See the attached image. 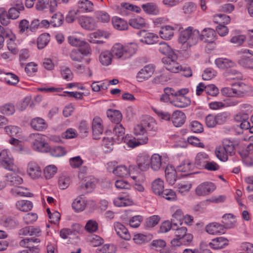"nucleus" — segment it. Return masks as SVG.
Masks as SVG:
<instances>
[{"label":"nucleus","instance_id":"26","mask_svg":"<svg viewBox=\"0 0 253 253\" xmlns=\"http://www.w3.org/2000/svg\"><path fill=\"white\" fill-rule=\"evenodd\" d=\"M78 10L83 12H91L93 9V4L89 0H79L77 3Z\"/></svg>","mask_w":253,"mask_h":253},{"label":"nucleus","instance_id":"62","mask_svg":"<svg viewBox=\"0 0 253 253\" xmlns=\"http://www.w3.org/2000/svg\"><path fill=\"white\" fill-rule=\"evenodd\" d=\"M238 63L245 68L253 69V58L241 57L239 60Z\"/></svg>","mask_w":253,"mask_h":253},{"label":"nucleus","instance_id":"23","mask_svg":"<svg viewBox=\"0 0 253 253\" xmlns=\"http://www.w3.org/2000/svg\"><path fill=\"white\" fill-rule=\"evenodd\" d=\"M114 228L117 235L121 238L126 240L130 239V235L124 225L120 222H116L114 224Z\"/></svg>","mask_w":253,"mask_h":253},{"label":"nucleus","instance_id":"55","mask_svg":"<svg viewBox=\"0 0 253 253\" xmlns=\"http://www.w3.org/2000/svg\"><path fill=\"white\" fill-rule=\"evenodd\" d=\"M172 230L176 237L181 238L187 233V228L185 227H177V223H173Z\"/></svg>","mask_w":253,"mask_h":253},{"label":"nucleus","instance_id":"21","mask_svg":"<svg viewBox=\"0 0 253 253\" xmlns=\"http://www.w3.org/2000/svg\"><path fill=\"white\" fill-rule=\"evenodd\" d=\"M209 160V155L205 152H200L196 155L194 165L197 168L203 169Z\"/></svg>","mask_w":253,"mask_h":253},{"label":"nucleus","instance_id":"20","mask_svg":"<svg viewBox=\"0 0 253 253\" xmlns=\"http://www.w3.org/2000/svg\"><path fill=\"white\" fill-rule=\"evenodd\" d=\"M185 115L181 111H174L171 116V120L173 125L176 127L181 126L185 123Z\"/></svg>","mask_w":253,"mask_h":253},{"label":"nucleus","instance_id":"18","mask_svg":"<svg viewBox=\"0 0 253 253\" xmlns=\"http://www.w3.org/2000/svg\"><path fill=\"white\" fill-rule=\"evenodd\" d=\"M79 23L82 28L87 30H93L96 28V22L90 17H81L79 19Z\"/></svg>","mask_w":253,"mask_h":253},{"label":"nucleus","instance_id":"5","mask_svg":"<svg viewBox=\"0 0 253 253\" xmlns=\"http://www.w3.org/2000/svg\"><path fill=\"white\" fill-rule=\"evenodd\" d=\"M91 51L90 46L86 45L85 48L73 49L69 55L73 61L79 63L83 61L84 56L90 54Z\"/></svg>","mask_w":253,"mask_h":253},{"label":"nucleus","instance_id":"2","mask_svg":"<svg viewBox=\"0 0 253 253\" xmlns=\"http://www.w3.org/2000/svg\"><path fill=\"white\" fill-rule=\"evenodd\" d=\"M235 153V148L233 142L228 139L223 140L221 145L218 146L215 149V154L220 161L226 162L229 156H233Z\"/></svg>","mask_w":253,"mask_h":253},{"label":"nucleus","instance_id":"42","mask_svg":"<svg viewBox=\"0 0 253 253\" xmlns=\"http://www.w3.org/2000/svg\"><path fill=\"white\" fill-rule=\"evenodd\" d=\"M113 55L109 51L102 52L99 56L100 63L104 66H108L111 63Z\"/></svg>","mask_w":253,"mask_h":253},{"label":"nucleus","instance_id":"13","mask_svg":"<svg viewBox=\"0 0 253 253\" xmlns=\"http://www.w3.org/2000/svg\"><path fill=\"white\" fill-rule=\"evenodd\" d=\"M92 130L93 139H98L99 136L103 131V122L100 117L96 116L93 118L92 122Z\"/></svg>","mask_w":253,"mask_h":253},{"label":"nucleus","instance_id":"34","mask_svg":"<svg viewBox=\"0 0 253 253\" xmlns=\"http://www.w3.org/2000/svg\"><path fill=\"white\" fill-rule=\"evenodd\" d=\"M157 49L164 55H166L167 56H173V57H175V54L172 50L171 47L165 42H162L159 44L157 46Z\"/></svg>","mask_w":253,"mask_h":253},{"label":"nucleus","instance_id":"63","mask_svg":"<svg viewBox=\"0 0 253 253\" xmlns=\"http://www.w3.org/2000/svg\"><path fill=\"white\" fill-rule=\"evenodd\" d=\"M2 224L5 227L13 228L17 225L18 222L13 217H7L3 219Z\"/></svg>","mask_w":253,"mask_h":253},{"label":"nucleus","instance_id":"64","mask_svg":"<svg viewBox=\"0 0 253 253\" xmlns=\"http://www.w3.org/2000/svg\"><path fill=\"white\" fill-rule=\"evenodd\" d=\"M10 18L7 12L3 8H0V23L5 26L9 24Z\"/></svg>","mask_w":253,"mask_h":253},{"label":"nucleus","instance_id":"60","mask_svg":"<svg viewBox=\"0 0 253 253\" xmlns=\"http://www.w3.org/2000/svg\"><path fill=\"white\" fill-rule=\"evenodd\" d=\"M160 196L168 201H174L176 199V193L172 189H164Z\"/></svg>","mask_w":253,"mask_h":253},{"label":"nucleus","instance_id":"6","mask_svg":"<svg viewBox=\"0 0 253 253\" xmlns=\"http://www.w3.org/2000/svg\"><path fill=\"white\" fill-rule=\"evenodd\" d=\"M0 165L10 171H13L16 169L13 159L10 156V153L7 150H3L0 152Z\"/></svg>","mask_w":253,"mask_h":253},{"label":"nucleus","instance_id":"50","mask_svg":"<svg viewBox=\"0 0 253 253\" xmlns=\"http://www.w3.org/2000/svg\"><path fill=\"white\" fill-rule=\"evenodd\" d=\"M114 203L117 207H125L132 205V202L126 197H118L114 199Z\"/></svg>","mask_w":253,"mask_h":253},{"label":"nucleus","instance_id":"39","mask_svg":"<svg viewBox=\"0 0 253 253\" xmlns=\"http://www.w3.org/2000/svg\"><path fill=\"white\" fill-rule=\"evenodd\" d=\"M69 43L74 46H79L80 48H85L86 45H89L86 42L74 36H69L68 38Z\"/></svg>","mask_w":253,"mask_h":253},{"label":"nucleus","instance_id":"37","mask_svg":"<svg viewBox=\"0 0 253 253\" xmlns=\"http://www.w3.org/2000/svg\"><path fill=\"white\" fill-rule=\"evenodd\" d=\"M172 213L171 222L175 223V221L176 220L178 222L181 224V220L183 218V214L181 209L178 207L174 206L171 207L170 209Z\"/></svg>","mask_w":253,"mask_h":253},{"label":"nucleus","instance_id":"16","mask_svg":"<svg viewBox=\"0 0 253 253\" xmlns=\"http://www.w3.org/2000/svg\"><path fill=\"white\" fill-rule=\"evenodd\" d=\"M133 132L136 139L140 141V143H147L148 141L147 132L145 127L141 124L134 127Z\"/></svg>","mask_w":253,"mask_h":253},{"label":"nucleus","instance_id":"19","mask_svg":"<svg viewBox=\"0 0 253 253\" xmlns=\"http://www.w3.org/2000/svg\"><path fill=\"white\" fill-rule=\"evenodd\" d=\"M32 128L36 131H43L46 129L48 125L42 118L36 117L33 119L30 123Z\"/></svg>","mask_w":253,"mask_h":253},{"label":"nucleus","instance_id":"10","mask_svg":"<svg viewBox=\"0 0 253 253\" xmlns=\"http://www.w3.org/2000/svg\"><path fill=\"white\" fill-rule=\"evenodd\" d=\"M216 188L211 182H204L199 184L195 189V193L199 196H205L212 193Z\"/></svg>","mask_w":253,"mask_h":253},{"label":"nucleus","instance_id":"41","mask_svg":"<svg viewBox=\"0 0 253 253\" xmlns=\"http://www.w3.org/2000/svg\"><path fill=\"white\" fill-rule=\"evenodd\" d=\"M16 206L19 211L26 212L32 210L33 203L28 200H20L17 202Z\"/></svg>","mask_w":253,"mask_h":253},{"label":"nucleus","instance_id":"40","mask_svg":"<svg viewBox=\"0 0 253 253\" xmlns=\"http://www.w3.org/2000/svg\"><path fill=\"white\" fill-rule=\"evenodd\" d=\"M5 180L9 184L15 186L21 184L23 182L22 177L16 174H7Z\"/></svg>","mask_w":253,"mask_h":253},{"label":"nucleus","instance_id":"22","mask_svg":"<svg viewBox=\"0 0 253 253\" xmlns=\"http://www.w3.org/2000/svg\"><path fill=\"white\" fill-rule=\"evenodd\" d=\"M139 34L142 38L140 40L141 42L148 44H153L156 42L158 37L155 34L151 33H147L145 31H140Z\"/></svg>","mask_w":253,"mask_h":253},{"label":"nucleus","instance_id":"59","mask_svg":"<svg viewBox=\"0 0 253 253\" xmlns=\"http://www.w3.org/2000/svg\"><path fill=\"white\" fill-rule=\"evenodd\" d=\"M196 4L192 2H186L182 7V10L185 14L189 15L193 13L196 10Z\"/></svg>","mask_w":253,"mask_h":253},{"label":"nucleus","instance_id":"52","mask_svg":"<svg viewBox=\"0 0 253 253\" xmlns=\"http://www.w3.org/2000/svg\"><path fill=\"white\" fill-rule=\"evenodd\" d=\"M64 17L61 13L58 12L53 14L50 20V24L53 27L61 26L63 22Z\"/></svg>","mask_w":253,"mask_h":253},{"label":"nucleus","instance_id":"28","mask_svg":"<svg viewBox=\"0 0 253 253\" xmlns=\"http://www.w3.org/2000/svg\"><path fill=\"white\" fill-rule=\"evenodd\" d=\"M11 193L15 197H31L32 194L28 191L27 188L23 186H15L10 190Z\"/></svg>","mask_w":253,"mask_h":253},{"label":"nucleus","instance_id":"27","mask_svg":"<svg viewBox=\"0 0 253 253\" xmlns=\"http://www.w3.org/2000/svg\"><path fill=\"white\" fill-rule=\"evenodd\" d=\"M176 170L171 165H168L165 169V175L167 181L171 184L174 183L176 180Z\"/></svg>","mask_w":253,"mask_h":253},{"label":"nucleus","instance_id":"44","mask_svg":"<svg viewBox=\"0 0 253 253\" xmlns=\"http://www.w3.org/2000/svg\"><path fill=\"white\" fill-rule=\"evenodd\" d=\"M129 24L134 28L140 29L145 26V21L141 17L137 16L130 19Z\"/></svg>","mask_w":253,"mask_h":253},{"label":"nucleus","instance_id":"33","mask_svg":"<svg viewBox=\"0 0 253 253\" xmlns=\"http://www.w3.org/2000/svg\"><path fill=\"white\" fill-rule=\"evenodd\" d=\"M174 28L170 26L162 27L159 31V35L161 38L164 40H170L173 36Z\"/></svg>","mask_w":253,"mask_h":253},{"label":"nucleus","instance_id":"35","mask_svg":"<svg viewBox=\"0 0 253 253\" xmlns=\"http://www.w3.org/2000/svg\"><path fill=\"white\" fill-rule=\"evenodd\" d=\"M113 133L117 137L116 139H117L118 143L123 141L125 138V129L123 125L120 124V123H117L113 129Z\"/></svg>","mask_w":253,"mask_h":253},{"label":"nucleus","instance_id":"30","mask_svg":"<svg viewBox=\"0 0 253 253\" xmlns=\"http://www.w3.org/2000/svg\"><path fill=\"white\" fill-rule=\"evenodd\" d=\"M151 188L155 194L158 196L161 195L164 190V181L159 178L155 179L152 183Z\"/></svg>","mask_w":253,"mask_h":253},{"label":"nucleus","instance_id":"14","mask_svg":"<svg viewBox=\"0 0 253 253\" xmlns=\"http://www.w3.org/2000/svg\"><path fill=\"white\" fill-rule=\"evenodd\" d=\"M199 38L205 42L212 43L216 39V34L211 28H205L200 34Z\"/></svg>","mask_w":253,"mask_h":253},{"label":"nucleus","instance_id":"11","mask_svg":"<svg viewBox=\"0 0 253 253\" xmlns=\"http://www.w3.org/2000/svg\"><path fill=\"white\" fill-rule=\"evenodd\" d=\"M155 71V66L152 64L145 66L137 74L136 79L139 82H142L147 80L153 74Z\"/></svg>","mask_w":253,"mask_h":253},{"label":"nucleus","instance_id":"7","mask_svg":"<svg viewBox=\"0 0 253 253\" xmlns=\"http://www.w3.org/2000/svg\"><path fill=\"white\" fill-rule=\"evenodd\" d=\"M177 56L175 57L173 56H167L162 59V62L164 64L166 68L172 73H178L182 71V68L179 64L176 61Z\"/></svg>","mask_w":253,"mask_h":253},{"label":"nucleus","instance_id":"54","mask_svg":"<svg viewBox=\"0 0 253 253\" xmlns=\"http://www.w3.org/2000/svg\"><path fill=\"white\" fill-rule=\"evenodd\" d=\"M72 207L76 211H83L85 207V203L82 198H77L72 203Z\"/></svg>","mask_w":253,"mask_h":253},{"label":"nucleus","instance_id":"38","mask_svg":"<svg viewBox=\"0 0 253 253\" xmlns=\"http://www.w3.org/2000/svg\"><path fill=\"white\" fill-rule=\"evenodd\" d=\"M112 22L114 28L117 30L122 31L127 29L128 25L127 22L120 18H113Z\"/></svg>","mask_w":253,"mask_h":253},{"label":"nucleus","instance_id":"29","mask_svg":"<svg viewBox=\"0 0 253 253\" xmlns=\"http://www.w3.org/2000/svg\"><path fill=\"white\" fill-rule=\"evenodd\" d=\"M162 157L158 154H154L150 158V166L154 171L159 170L162 166Z\"/></svg>","mask_w":253,"mask_h":253},{"label":"nucleus","instance_id":"3","mask_svg":"<svg viewBox=\"0 0 253 253\" xmlns=\"http://www.w3.org/2000/svg\"><path fill=\"white\" fill-rule=\"evenodd\" d=\"M31 146L36 151L47 153L50 150L48 144L45 141L44 136L40 133H31L29 135Z\"/></svg>","mask_w":253,"mask_h":253},{"label":"nucleus","instance_id":"58","mask_svg":"<svg viewBox=\"0 0 253 253\" xmlns=\"http://www.w3.org/2000/svg\"><path fill=\"white\" fill-rule=\"evenodd\" d=\"M124 142L126 143L128 147L131 148H134L139 145L145 144V143H140V141L136 139V137L133 138H130L129 136H126L123 140Z\"/></svg>","mask_w":253,"mask_h":253},{"label":"nucleus","instance_id":"15","mask_svg":"<svg viewBox=\"0 0 253 253\" xmlns=\"http://www.w3.org/2000/svg\"><path fill=\"white\" fill-rule=\"evenodd\" d=\"M150 156L146 153L139 154L137 157V164L139 169L141 171H146L150 167Z\"/></svg>","mask_w":253,"mask_h":253},{"label":"nucleus","instance_id":"1","mask_svg":"<svg viewBox=\"0 0 253 253\" xmlns=\"http://www.w3.org/2000/svg\"><path fill=\"white\" fill-rule=\"evenodd\" d=\"M137 49L135 43H129L125 45L120 43H115L111 48V53L113 57L121 60H126L134 54Z\"/></svg>","mask_w":253,"mask_h":253},{"label":"nucleus","instance_id":"36","mask_svg":"<svg viewBox=\"0 0 253 253\" xmlns=\"http://www.w3.org/2000/svg\"><path fill=\"white\" fill-rule=\"evenodd\" d=\"M193 169V165L189 160H185L177 166V171L188 173Z\"/></svg>","mask_w":253,"mask_h":253},{"label":"nucleus","instance_id":"57","mask_svg":"<svg viewBox=\"0 0 253 253\" xmlns=\"http://www.w3.org/2000/svg\"><path fill=\"white\" fill-rule=\"evenodd\" d=\"M6 76L4 78L5 82L10 85H16L19 81V78L12 73H5Z\"/></svg>","mask_w":253,"mask_h":253},{"label":"nucleus","instance_id":"31","mask_svg":"<svg viewBox=\"0 0 253 253\" xmlns=\"http://www.w3.org/2000/svg\"><path fill=\"white\" fill-rule=\"evenodd\" d=\"M107 116L112 122L116 124L120 123L122 119V113L117 110L108 109L107 111Z\"/></svg>","mask_w":253,"mask_h":253},{"label":"nucleus","instance_id":"25","mask_svg":"<svg viewBox=\"0 0 253 253\" xmlns=\"http://www.w3.org/2000/svg\"><path fill=\"white\" fill-rule=\"evenodd\" d=\"M134 166H131L129 169L125 165H120L116 167L113 170V173L116 176L121 177H126L130 173L131 169H134Z\"/></svg>","mask_w":253,"mask_h":253},{"label":"nucleus","instance_id":"61","mask_svg":"<svg viewBox=\"0 0 253 253\" xmlns=\"http://www.w3.org/2000/svg\"><path fill=\"white\" fill-rule=\"evenodd\" d=\"M70 184V178L65 175H62L59 178L58 184L61 189H65Z\"/></svg>","mask_w":253,"mask_h":253},{"label":"nucleus","instance_id":"46","mask_svg":"<svg viewBox=\"0 0 253 253\" xmlns=\"http://www.w3.org/2000/svg\"><path fill=\"white\" fill-rule=\"evenodd\" d=\"M15 112V107L12 103H6L0 106V113L3 115H11Z\"/></svg>","mask_w":253,"mask_h":253},{"label":"nucleus","instance_id":"48","mask_svg":"<svg viewBox=\"0 0 253 253\" xmlns=\"http://www.w3.org/2000/svg\"><path fill=\"white\" fill-rule=\"evenodd\" d=\"M57 167L55 165H50L44 168L43 173L46 179H50L57 173Z\"/></svg>","mask_w":253,"mask_h":253},{"label":"nucleus","instance_id":"49","mask_svg":"<svg viewBox=\"0 0 253 253\" xmlns=\"http://www.w3.org/2000/svg\"><path fill=\"white\" fill-rule=\"evenodd\" d=\"M95 17L96 19L102 23H108L110 21V16L105 11H97L95 12Z\"/></svg>","mask_w":253,"mask_h":253},{"label":"nucleus","instance_id":"56","mask_svg":"<svg viewBox=\"0 0 253 253\" xmlns=\"http://www.w3.org/2000/svg\"><path fill=\"white\" fill-rule=\"evenodd\" d=\"M49 152H50L52 156L56 157L63 156L66 153L65 149L62 146H55L52 148H50Z\"/></svg>","mask_w":253,"mask_h":253},{"label":"nucleus","instance_id":"47","mask_svg":"<svg viewBox=\"0 0 253 253\" xmlns=\"http://www.w3.org/2000/svg\"><path fill=\"white\" fill-rule=\"evenodd\" d=\"M49 36L48 34L44 33L41 35L38 39L37 46L39 49L43 48L48 43L49 41Z\"/></svg>","mask_w":253,"mask_h":253},{"label":"nucleus","instance_id":"17","mask_svg":"<svg viewBox=\"0 0 253 253\" xmlns=\"http://www.w3.org/2000/svg\"><path fill=\"white\" fill-rule=\"evenodd\" d=\"M206 231L211 235L220 234L225 233V228L223 225L217 222H212L206 226Z\"/></svg>","mask_w":253,"mask_h":253},{"label":"nucleus","instance_id":"12","mask_svg":"<svg viewBox=\"0 0 253 253\" xmlns=\"http://www.w3.org/2000/svg\"><path fill=\"white\" fill-rule=\"evenodd\" d=\"M27 173L31 178L35 179L41 176L42 170L37 163L30 162L27 165Z\"/></svg>","mask_w":253,"mask_h":253},{"label":"nucleus","instance_id":"51","mask_svg":"<svg viewBox=\"0 0 253 253\" xmlns=\"http://www.w3.org/2000/svg\"><path fill=\"white\" fill-rule=\"evenodd\" d=\"M242 117L243 120L241 121V123L240 124L241 128L243 129H248L250 127V124L247 121V119H248V116L247 114H239L237 115L235 117V120L236 121H239L240 119H241Z\"/></svg>","mask_w":253,"mask_h":253},{"label":"nucleus","instance_id":"43","mask_svg":"<svg viewBox=\"0 0 253 253\" xmlns=\"http://www.w3.org/2000/svg\"><path fill=\"white\" fill-rule=\"evenodd\" d=\"M215 63L216 66L221 69L230 68L234 65V62L226 58H217L215 60Z\"/></svg>","mask_w":253,"mask_h":253},{"label":"nucleus","instance_id":"8","mask_svg":"<svg viewBox=\"0 0 253 253\" xmlns=\"http://www.w3.org/2000/svg\"><path fill=\"white\" fill-rule=\"evenodd\" d=\"M181 89L186 90L185 92H183L182 93H178L177 95H176L175 97V98L171 101L170 102L172 105L174 106L175 107L178 108H185L189 106L191 103L190 99L185 96L188 91L189 90L187 88H181Z\"/></svg>","mask_w":253,"mask_h":253},{"label":"nucleus","instance_id":"9","mask_svg":"<svg viewBox=\"0 0 253 253\" xmlns=\"http://www.w3.org/2000/svg\"><path fill=\"white\" fill-rule=\"evenodd\" d=\"M235 98H244L253 91V88L250 85L242 82H239L233 85Z\"/></svg>","mask_w":253,"mask_h":253},{"label":"nucleus","instance_id":"32","mask_svg":"<svg viewBox=\"0 0 253 253\" xmlns=\"http://www.w3.org/2000/svg\"><path fill=\"white\" fill-rule=\"evenodd\" d=\"M141 8L148 14L157 15L160 12L158 6L153 2L143 4L141 5Z\"/></svg>","mask_w":253,"mask_h":253},{"label":"nucleus","instance_id":"24","mask_svg":"<svg viewBox=\"0 0 253 253\" xmlns=\"http://www.w3.org/2000/svg\"><path fill=\"white\" fill-rule=\"evenodd\" d=\"M209 245L213 249L219 250L227 246L228 245V240L223 237H217L212 239Z\"/></svg>","mask_w":253,"mask_h":253},{"label":"nucleus","instance_id":"45","mask_svg":"<svg viewBox=\"0 0 253 253\" xmlns=\"http://www.w3.org/2000/svg\"><path fill=\"white\" fill-rule=\"evenodd\" d=\"M97 180L94 177L89 178L84 185H81L78 188L79 190H86L87 192L91 191L95 187Z\"/></svg>","mask_w":253,"mask_h":253},{"label":"nucleus","instance_id":"4","mask_svg":"<svg viewBox=\"0 0 253 253\" xmlns=\"http://www.w3.org/2000/svg\"><path fill=\"white\" fill-rule=\"evenodd\" d=\"M199 36L198 30L189 27L181 32L178 40L179 42L182 44L187 43V45L191 46L198 42Z\"/></svg>","mask_w":253,"mask_h":253},{"label":"nucleus","instance_id":"53","mask_svg":"<svg viewBox=\"0 0 253 253\" xmlns=\"http://www.w3.org/2000/svg\"><path fill=\"white\" fill-rule=\"evenodd\" d=\"M214 20L215 22L219 23V25H225L230 22V18L224 14H217L214 16Z\"/></svg>","mask_w":253,"mask_h":253}]
</instances>
